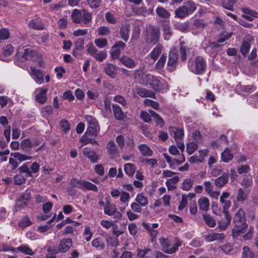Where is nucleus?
<instances>
[{
	"mask_svg": "<svg viewBox=\"0 0 258 258\" xmlns=\"http://www.w3.org/2000/svg\"><path fill=\"white\" fill-rule=\"evenodd\" d=\"M71 18L75 23H82L86 26H90L92 22V14L85 9L74 10Z\"/></svg>",
	"mask_w": 258,
	"mask_h": 258,
	"instance_id": "obj_1",
	"label": "nucleus"
},
{
	"mask_svg": "<svg viewBox=\"0 0 258 258\" xmlns=\"http://www.w3.org/2000/svg\"><path fill=\"white\" fill-rule=\"evenodd\" d=\"M138 75L140 74H136L135 78L138 79V81L140 84L142 85L149 84L155 91H158L161 88L162 85L160 81L153 76L150 74H142L141 78L142 79L140 80L137 76Z\"/></svg>",
	"mask_w": 258,
	"mask_h": 258,
	"instance_id": "obj_2",
	"label": "nucleus"
},
{
	"mask_svg": "<svg viewBox=\"0 0 258 258\" xmlns=\"http://www.w3.org/2000/svg\"><path fill=\"white\" fill-rule=\"evenodd\" d=\"M188 67L189 70L197 75L203 74L206 70L207 64L202 56L197 57L194 61H189Z\"/></svg>",
	"mask_w": 258,
	"mask_h": 258,
	"instance_id": "obj_3",
	"label": "nucleus"
},
{
	"mask_svg": "<svg viewBox=\"0 0 258 258\" xmlns=\"http://www.w3.org/2000/svg\"><path fill=\"white\" fill-rule=\"evenodd\" d=\"M160 243L162 247V250L167 253L172 254L174 253L181 245L179 242L174 243L172 245V242L168 238H160Z\"/></svg>",
	"mask_w": 258,
	"mask_h": 258,
	"instance_id": "obj_4",
	"label": "nucleus"
},
{
	"mask_svg": "<svg viewBox=\"0 0 258 258\" xmlns=\"http://www.w3.org/2000/svg\"><path fill=\"white\" fill-rule=\"evenodd\" d=\"M160 36L159 30L157 27H151L147 30L145 39L148 43L155 44L158 41Z\"/></svg>",
	"mask_w": 258,
	"mask_h": 258,
	"instance_id": "obj_5",
	"label": "nucleus"
},
{
	"mask_svg": "<svg viewBox=\"0 0 258 258\" xmlns=\"http://www.w3.org/2000/svg\"><path fill=\"white\" fill-rule=\"evenodd\" d=\"M86 119L88 123L86 133H88L91 136L96 137L100 129L97 121L91 116H87Z\"/></svg>",
	"mask_w": 258,
	"mask_h": 258,
	"instance_id": "obj_6",
	"label": "nucleus"
},
{
	"mask_svg": "<svg viewBox=\"0 0 258 258\" xmlns=\"http://www.w3.org/2000/svg\"><path fill=\"white\" fill-rule=\"evenodd\" d=\"M170 132L174 133V138L177 143L178 148L183 152L184 150L185 146L182 141L180 140L184 135L183 131L181 128H175L174 127L170 128Z\"/></svg>",
	"mask_w": 258,
	"mask_h": 258,
	"instance_id": "obj_7",
	"label": "nucleus"
},
{
	"mask_svg": "<svg viewBox=\"0 0 258 258\" xmlns=\"http://www.w3.org/2000/svg\"><path fill=\"white\" fill-rule=\"evenodd\" d=\"M37 140H31L29 138L23 140L20 143V148L25 152H28L31 150L32 148L35 147L40 144Z\"/></svg>",
	"mask_w": 258,
	"mask_h": 258,
	"instance_id": "obj_8",
	"label": "nucleus"
},
{
	"mask_svg": "<svg viewBox=\"0 0 258 258\" xmlns=\"http://www.w3.org/2000/svg\"><path fill=\"white\" fill-rule=\"evenodd\" d=\"M30 199V194L29 192H24L22 194L17 200L15 205L16 211H19L26 207L27 202Z\"/></svg>",
	"mask_w": 258,
	"mask_h": 258,
	"instance_id": "obj_9",
	"label": "nucleus"
},
{
	"mask_svg": "<svg viewBox=\"0 0 258 258\" xmlns=\"http://www.w3.org/2000/svg\"><path fill=\"white\" fill-rule=\"evenodd\" d=\"M73 246V242L71 238H63L60 240L57 247L55 253H65L67 252Z\"/></svg>",
	"mask_w": 258,
	"mask_h": 258,
	"instance_id": "obj_10",
	"label": "nucleus"
},
{
	"mask_svg": "<svg viewBox=\"0 0 258 258\" xmlns=\"http://www.w3.org/2000/svg\"><path fill=\"white\" fill-rule=\"evenodd\" d=\"M125 47V44L122 41H118L116 42L112 46L110 51L112 59L118 58L120 55L121 50L124 49Z\"/></svg>",
	"mask_w": 258,
	"mask_h": 258,
	"instance_id": "obj_11",
	"label": "nucleus"
},
{
	"mask_svg": "<svg viewBox=\"0 0 258 258\" xmlns=\"http://www.w3.org/2000/svg\"><path fill=\"white\" fill-rule=\"evenodd\" d=\"M22 55L17 56V59L20 61H24L27 59L32 58L36 54V52L30 48L23 47L22 49Z\"/></svg>",
	"mask_w": 258,
	"mask_h": 258,
	"instance_id": "obj_12",
	"label": "nucleus"
},
{
	"mask_svg": "<svg viewBox=\"0 0 258 258\" xmlns=\"http://www.w3.org/2000/svg\"><path fill=\"white\" fill-rule=\"evenodd\" d=\"M48 89L46 87L38 88L35 89V92L36 93L35 99V100L40 104H44L47 101L46 93Z\"/></svg>",
	"mask_w": 258,
	"mask_h": 258,
	"instance_id": "obj_13",
	"label": "nucleus"
},
{
	"mask_svg": "<svg viewBox=\"0 0 258 258\" xmlns=\"http://www.w3.org/2000/svg\"><path fill=\"white\" fill-rule=\"evenodd\" d=\"M241 12L243 13L242 17L248 21H252L254 18H258V12L248 8H241Z\"/></svg>",
	"mask_w": 258,
	"mask_h": 258,
	"instance_id": "obj_14",
	"label": "nucleus"
},
{
	"mask_svg": "<svg viewBox=\"0 0 258 258\" xmlns=\"http://www.w3.org/2000/svg\"><path fill=\"white\" fill-rule=\"evenodd\" d=\"M178 58V51L175 49H172L170 50L168 56V60L167 65L168 67H171V69L173 70L177 62Z\"/></svg>",
	"mask_w": 258,
	"mask_h": 258,
	"instance_id": "obj_15",
	"label": "nucleus"
},
{
	"mask_svg": "<svg viewBox=\"0 0 258 258\" xmlns=\"http://www.w3.org/2000/svg\"><path fill=\"white\" fill-rule=\"evenodd\" d=\"M104 72L111 78H114L117 73V67L110 63L104 64Z\"/></svg>",
	"mask_w": 258,
	"mask_h": 258,
	"instance_id": "obj_16",
	"label": "nucleus"
},
{
	"mask_svg": "<svg viewBox=\"0 0 258 258\" xmlns=\"http://www.w3.org/2000/svg\"><path fill=\"white\" fill-rule=\"evenodd\" d=\"M120 62L124 66L128 68H134L137 64V62L131 57L123 55L119 59Z\"/></svg>",
	"mask_w": 258,
	"mask_h": 258,
	"instance_id": "obj_17",
	"label": "nucleus"
},
{
	"mask_svg": "<svg viewBox=\"0 0 258 258\" xmlns=\"http://www.w3.org/2000/svg\"><path fill=\"white\" fill-rule=\"evenodd\" d=\"M30 70L31 75L34 77L35 82L39 84H42L44 82V75L42 72L32 67L30 68Z\"/></svg>",
	"mask_w": 258,
	"mask_h": 258,
	"instance_id": "obj_18",
	"label": "nucleus"
},
{
	"mask_svg": "<svg viewBox=\"0 0 258 258\" xmlns=\"http://www.w3.org/2000/svg\"><path fill=\"white\" fill-rule=\"evenodd\" d=\"M234 222L236 226H241L242 224L245 223L244 213L242 209H239L235 214Z\"/></svg>",
	"mask_w": 258,
	"mask_h": 258,
	"instance_id": "obj_19",
	"label": "nucleus"
},
{
	"mask_svg": "<svg viewBox=\"0 0 258 258\" xmlns=\"http://www.w3.org/2000/svg\"><path fill=\"white\" fill-rule=\"evenodd\" d=\"M28 25L31 28L35 30H42L45 28L42 21L39 18L30 20L28 23Z\"/></svg>",
	"mask_w": 258,
	"mask_h": 258,
	"instance_id": "obj_20",
	"label": "nucleus"
},
{
	"mask_svg": "<svg viewBox=\"0 0 258 258\" xmlns=\"http://www.w3.org/2000/svg\"><path fill=\"white\" fill-rule=\"evenodd\" d=\"M136 93L141 97L155 98V93H154L152 91L147 90L145 88L138 87L136 88Z\"/></svg>",
	"mask_w": 258,
	"mask_h": 258,
	"instance_id": "obj_21",
	"label": "nucleus"
},
{
	"mask_svg": "<svg viewBox=\"0 0 258 258\" xmlns=\"http://www.w3.org/2000/svg\"><path fill=\"white\" fill-rule=\"evenodd\" d=\"M130 31V26L128 24L122 25L120 29V35L121 38L125 41L129 39V33Z\"/></svg>",
	"mask_w": 258,
	"mask_h": 258,
	"instance_id": "obj_22",
	"label": "nucleus"
},
{
	"mask_svg": "<svg viewBox=\"0 0 258 258\" xmlns=\"http://www.w3.org/2000/svg\"><path fill=\"white\" fill-rule=\"evenodd\" d=\"M247 228L248 226L246 223L242 224L241 226H235L232 230L233 237L236 238L240 234L244 233L247 231L246 229Z\"/></svg>",
	"mask_w": 258,
	"mask_h": 258,
	"instance_id": "obj_23",
	"label": "nucleus"
},
{
	"mask_svg": "<svg viewBox=\"0 0 258 258\" xmlns=\"http://www.w3.org/2000/svg\"><path fill=\"white\" fill-rule=\"evenodd\" d=\"M225 237V235L223 233L213 232L206 235L205 239L208 241L211 242L215 240H222Z\"/></svg>",
	"mask_w": 258,
	"mask_h": 258,
	"instance_id": "obj_24",
	"label": "nucleus"
},
{
	"mask_svg": "<svg viewBox=\"0 0 258 258\" xmlns=\"http://www.w3.org/2000/svg\"><path fill=\"white\" fill-rule=\"evenodd\" d=\"M83 154L88 157L92 162H96L98 160V156L95 152L89 148H85L83 150Z\"/></svg>",
	"mask_w": 258,
	"mask_h": 258,
	"instance_id": "obj_25",
	"label": "nucleus"
},
{
	"mask_svg": "<svg viewBox=\"0 0 258 258\" xmlns=\"http://www.w3.org/2000/svg\"><path fill=\"white\" fill-rule=\"evenodd\" d=\"M231 219V217L229 214H226V215H225V219H221L218 223L219 229L221 230H225L230 224Z\"/></svg>",
	"mask_w": 258,
	"mask_h": 258,
	"instance_id": "obj_26",
	"label": "nucleus"
},
{
	"mask_svg": "<svg viewBox=\"0 0 258 258\" xmlns=\"http://www.w3.org/2000/svg\"><path fill=\"white\" fill-rule=\"evenodd\" d=\"M198 205L201 210L207 211L209 208L210 202L207 198L203 197L199 199Z\"/></svg>",
	"mask_w": 258,
	"mask_h": 258,
	"instance_id": "obj_27",
	"label": "nucleus"
},
{
	"mask_svg": "<svg viewBox=\"0 0 258 258\" xmlns=\"http://www.w3.org/2000/svg\"><path fill=\"white\" fill-rule=\"evenodd\" d=\"M112 108L114 115L117 120H122L124 118V114L121 107L117 104H113Z\"/></svg>",
	"mask_w": 258,
	"mask_h": 258,
	"instance_id": "obj_28",
	"label": "nucleus"
},
{
	"mask_svg": "<svg viewBox=\"0 0 258 258\" xmlns=\"http://www.w3.org/2000/svg\"><path fill=\"white\" fill-rule=\"evenodd\" d=\"M228 180V174L227 173H223L221 176L217 178L215 180V185L219 187H222L225 185Z\"/></svg>",
	"mask_w": 258,
	"mask_h": 258,
	"instance_id": "obj_29",
	"label": "nucleus"
},
{
	"mask_svg": "<svg viewBox=\"0 0 258 258\" xmlns=\"http://www.w3.org/2000/svg\"><path fill=\"white\" fill-rule=\"evenodd\" d=\"M11 156L17 159L20 163L26 160H30L32 158L31 156H29L20 152L12 153H11Z\"/></svg>",
	"mask_w": 258,
	"mask_h": 258,
	"instance_id": "obj_30",
	"label": "nucleus"
},
{
	"mask_svg": "<svg viewBox=\"0 0 258 258\" xmlns=\"http://www.w3.org/2000/svg\"><path fill=\"white\" fill-rule=\"evenodd\" d=\"M162 49L163 47L162 45H157L149 54L150 57L154 60H156L161 53Z\"/></svg>",
	"mask_w": 258,
	"mask_h": 258,
	"instance_id": "obj_31",
	"label": "nucleus"
},
{
	"mask_svg": "<svg viewBox=\"0 0 258 258\" xmlns=\"http://www.w3.org/2000/svg\"><path fill=\"white\" fill-rule=\"evenodd\" d=\"M17 251L21 252L25 254L32 255L34 254L32 249L27 245L22 244L17 248Z\"/></svg>",
	"mask_w": 258,
	"mask_h": 258,
	"instance_id": "obj_32",
	"label": "nucleus"
},
{
	"mask_svg": "<svg viewBox=\"0 0 258 258\" xmlns=\"http://www.w3.org/2000/svg\"><path fill=\"white\" fill-rule=\"evenodd\" d=\"M139 149L144 156H151L153 155V151L146 144H141L139 146Z\"/></svg>",
	"mask_w": 258,
	"mask_h": 258,
	"instance_id": "obj_33",
	"label": "nucleus"
},
{
	"mask_svg": "<svg viewBox=\"0 0 258 258\" xmlns=\"http://www.w3.org/2000/svg\"><path fill=\"white\" fill-rule=\"evenodd\" d=\"M81 189L83 190H90L93 191H97L98 188L94 184L87 181H83Z\"/></svg>",
	"mask_w": 258,
	"mask_h": 258,
	"instance_id": "obj_34",
	"label": "nucleus"
},
{
	"mask_svg": "<svg viewBox=\"0 0 258 258\" xmlns=\"http://www.w3.org/2000/svg\"><path fill=\"white\" fill-rule=\"evenodd\" d=\"M136 167L135 165L132 163H126L124 165V170L126 174L129 176H133L135 171Z\"/></svg>",
	"mask_w": 258,
	"mask_h": 258,
	"instance_id": "obj_35",
	"label": "nucleus"
},
{
	"mask_svg": "<svg viewBox=\"0 0 258 258\" xmlns=\"http://www.w3.org/2000/svg\"><path fill=\"white\" fill-rule=\"evenodd\" d=\"M233 157V155L230 153L228 148H226L221 153V159L224 162H228L232 160Z\"/></svg>",
	"mask_w": 258,
	"mask_h": 258,
	"instance_id": "obj_36",
	"label": "nucleus"
},
{
	"mask_svg": "<svg viewBox=\"0 0 258 258\" xmlns=\"http://www.w3.org/2000/svg\"><path fill=\"white\" fill-rule=\"evenodd\" d=\"M116 208L109 202H107L104 207V213L105 214L111 216Z\"/></svg>",
	"mask_w": 258,
	"mask_h": 258,
	"instance_id": "obj_37",
	"label": "nucleus"
},
{
	"mask_svg": "<svg viewBox=\"0 0 258 258\" xmlns=\"http://www.w3.org/2000/svg\"><path fill=\"white\" fill-rule=\"evenodd\" d=\"M175 14L177 17L180 18H184L189 15L184 5L179 7L176 10Z\"/></svg>",
	"mask_w": 258,
	"mask_h": 258,
	"instance_id": "obj_38",
	"label": "nucleus"
},
{
	"mask_svg": "<svg viewBox=\"0 0 258 258\" xmlns=\"http://www.w3.org/2000/svg\"><path fill=\"white\" fill-rule=\"evenodd\" d=\"M136 201L142 207H145L148 204V198L143 194H138L136 197Z\"/></svg>",
	"mask_w": 258,
	"mask_h": 258,
	"instance_id": "obj_39",
	"label": "nucleus"
},
{
	"mask_svg": "<svg viewBox=\"0 0 258 258\" xmlns=\"http://www.w3.org/2000/svg\"><path fill=\"white\" fill-rule=\"evenodd\" d=\"M92 245L93 247L103 249L105 247V244L100 237H97L92 241Z\"/></svg>",
	"mask_w": 258,
	"mask_h": 258,
	"instance_id": "obj_40",
	"label": "nucleus"
},
{
	"mask_svg": "<svg viewBox=\"0 0 258 258\" xmlns=\"http://www.w3.org/2000/svg\"><path fill=\"white\" fill-rule=\"evenodd\" d=\"M18 170L20 174H24V176L26 177L32 176L30 168H28V167L26 164H24L22 165L21 166H20L18 168Z\"/></svg>",
	"mask_w": 258,
	"mask_h": 258,
	"instance_id": "obj_41",
	"label": "nucleus"
},
{
	"mask_svg": "<svg viewBox=\"0 0 258 258\" xmlns=\"http://www.w3.org/2000/svg\"><path fill=\"white\" fill-rule=\"evenodd\" d=\"M184 6L189 14L194 12L197 9L196 4L192 1H187L184 3Z\"/></svg>",
	"mask_w": 258,
	"mask_h": 258,
	"instance_id": "obj_42",
	"label": "nucleus"
},
{
	"mask_svg": "<svg viewBox=\"0 0 258 258\" xmlns=\"http://www.w3.org/2000/svg\"><path fill=\"white\" fill-rule=\"evenodd\" d=\"M203 219L207 225L210 227H214L216 225L215 220L209 215H204Z\"/></svg>",
	"mask_w": 258,
	"mask_h": 258,
	"instance_id": "obj_43",
	"label": "nucleus"
},
{
	"mask_svg": "<svg viewBox=\"0 0 258 258\" xmlns=\"http://www.w3.org/2000/svg\"><path fill=\"white\" fill-rule=\"evenodd\" d=\"M163 32L164 39L167 40H169L172 35V33L170 31V28L168 24H165L163 25Z\"/></svg>",
	"mask_w": 258,
	"mask_h": 258,
	"instance_id": "obj_44",
	"label": "nucleus"
},
{
	"mask_svg": "<svg viewBox=\"0 0 258 258\" xmlns=\"http://www.w3.org/2000/svg\"><path fill=\"white\" fill-rule=\"evenodd\" d=\"M149 113L151 114V115L154 118L155 121L156 122L157 124L160 125L161 126H162L164 124V121L163 119L159 116V114H158L157 113H156L154 111L152 110H150L149 111Z\"/></svg>",
	"mask_w": 258,
	"mask_h": 258,
	"instance_id": "obj_45",
	"label": "nucleus"
},
{
	"mask_svg": "<svg viewBox=\"0 0 258 258\" xmlns=\"http://www.w3.org/2000/svg\"><path fill=\"white\" fill-rule=\"evenodd\" d=\"M107 151L109 154H115L117 152V148L113 141H109L107 145Z\"/></svg>",
	"mask_w": 258,
	"mask_h": 258,
	"instance_id": "obj_46",
	"label": "nucleus"
},
{
	"mask_svg": "<svg viewBox=\"0 0 258 258\" xmlns=\"http://www.w3.org/2000/svg\"><path fill=\"white\" fill-rule=\"evenodd\" d=\"M110 32L109 28L105 26H100L97 29V33L99 36H108Z\"/></svg>",
	"mask_w": 258,
	"mask_h": 258,
	"instance_id": "obj_47",
	"label": "nucleus"
},
{
	"mask_svg": "<svg viewBox=\"0 0 258 258\" xmlns=\"http://www.w3.org/2000/svg\"><path fill=\"white\" fill-rule=\"evenodd\" d=\"M10 32L7 28H2L0 29V43L7 40L10 37Z\"/></svg>",
	"mask_w": 258,
	"mask_h": 258,
	"instance_id": "obj_48",
	"label": "nucleus"
},
{
	"mask_svg": "<svg viewBox=\"0 0 258 258\" xmlns=\"http://www.w3.org/2000/svg\"><path fill=\"white\" fill-rule=\"evenodd\" d=\"M247 194L241 188H240L238 190L237 196L236 197L237 201L238 202H244L246 200Z\"/></svg>",
	"mask_w": 258,
	"mask_h": 258,
	"instance_id": "obj_49",
	"label": "nucleus"
},
{
	"mask_svg": "<svg viewBox=\"0 0 258 258\" xmlns=\"http://www.w3.org/2000/svg\"><path fill=\"white\" fill-rule=\"evenodd\" d=\"M242 258H255V256L248 247L244 246L243 248Z\"/></svg>",
	"mask_w": 258,
	"mask_h": 258,
	"instance_id": "obj_50",
	"label": "nucleus"
},
{
	"mask_svg": "<svg viewBox=\"0 0 258 258\" xmlns=\"http://www.w3.org/2000/svg\"><path fill=\"white\" fill-rule=\"evenodd\" d=\"M190 48L188 47L181 45L180 47V54H181V59L182 61H185L186 59V56L188 53H189Z\"/></svg>",
	"mask_w": 258,
	"mask_h": 258,
	"instance_id": "obj_51",
	"label": "nucleus"
},
{
	"mask_svg": "<svg viewBox=\"0 0 258 258\" xmlns=\"http://www.w3.org/2000/svg\"><path fill=\"white\" fill-rule=\"evenodd\" d=\"M193 184V180L186 179L182 183V188L184 190H189L192 187Z\"/></svg>",
	"mask_w": 258,
	"mask_h": 258,
	"instance_id": "obj_52",
	"label": "nucleus"
},
{
	"mask_svg": "<svg viewBox=\"0 0 258 258\" xmlns=\"http://www.w3.org/2000/svg\"><path fill=\"white\" fill-rule=\"evenodd\" d=\"M198 148L195 142H190L186 145V150L189 155L192 154Z\"/></svg>",
	"mask_w": 258,
	"mask_h": 258,
	"instance_id": "obj_53",
	"label": "nucleus"
},
{
	"mask_svg": "<svg viewBox=\"0 0 258 258\" xmlns=\"http://www.w3.org/2000/svg\"><path fill=\"white\" fill-rule=\"evenodd\" d=\"M237 0H224L222 3L224 8L229 10H233V7Z\"/></svg>",
	"mask_w": 258,
	"mask_h": 258,
	"instance_id": "obj_54",
	"label": "nucleus"
},
{
	"mask_svg": "<svg viewBox=\"0 0 258 258\" xmlns=\"http://www.w3.org/2000/svg\"><path fill=\"white\" fill-rule=\"evenodd\" d=\"M250 47V43L246 41H243L241 45L240 51L242 55H245L248 52Z\"/></svg>",
	"mask_w": 258,
	"mask_h": 258,
	"instance_id": "obj_55",
	"label": "nucleus"
},
{
	"mask_svg": "<svg viewBox=\"0 0 258 258\" xmlns=\"http://www.w3.org/2000/svg\"><path fill=\"white\" fill-rule=\"evenodd\" d=\"M156 11L159 16L163 18H168L170 15L169 13L162 7H158Z\"/></svg>",
	"mask_w": 258,
	"mask_h": 258,
	"instance_id": "obj_56",
	"label": "nucleus"
},
{
	"mask_svg": "<svg viewBox=\"0 0 258 258\" xmlns=\"http://www.w3.org/2000/svg\"><path fill=\"white\" fill-rule=\"evenodd\" d=\"M107 56V53L105 51H100L98 50L97 51V53L93 56V57L95 58L96 60L102 61L103 59L106 58Z\"/></svg>",
	"mask_w": 258,
	"mask_h": 258,
	"instance_id": "obj_57",
	"label": "nucleus"
},
{
	"mask_svg": "<svg viewBox=\"0 0 258 258\" xmlns=\"http://www.w3.org/2000/svg\"><path fill=\"white\" fill-rule=\"evenodd\" d=\"M95 44L98 47L102 48L107 45V40L106 38H98L95 40Z\"/></svg>",
	"mask_w": 258,
	"mask_h": 258,
	"instance_id": "obj_58",
	"label": "nucleus"
},
{
	"mask_svg": "<svg viewBox=\"0 0 258 258\" xmlns=\"http://www.w3.org/2000/svg\"><path fill=\"white\" fill-rule=\"evenodd\" d=\"M57 250V247H48L47 248V251L48 252V253L46 254V258H55V254L57 253H55V251Z\"/></svg>",
	"mask_w": 258,
	"mask_h": 258,
	"instance_id": "obj_59",
	"label": "nucleus"
},
{
	"mask_svg": "<svg viewBox=\"0 0 258 258\" xmlns=\"http://www.w3.org/2000/svg\"><path fill=\"white\" fill-rule=\"evenodd\" d=\"M25 176L21 174H17L14 177L15 183L18 185H21L25 182Z\"/></svg>",
	"mask_w": 258,
	"mask_h": 258,
	"instance_id": "obj_60",
	"label": "nucleus"
},
{
	"mask_svg": "<svg viewBox=\"0 0 258 258\" xmlns=\"http://www.w3.org/2000/svg\"><path fill=\"white\" fill-rule=\"evenodd\" d=\"M14 51L13 47L11 44H7L3 48V54L5 56L10 55Z\"/></svg>",
	"mask_w": 258,
	"mask_h": 258,
	"instance_id": "obj_61",
	"label": "nucleus"
},
{
	"mask_svg": "<svg viewBox=\"0 0 258 258\" xmlns=\"http://www.w3.org/2000/svg\"><path fill=\"white\" fill-rule=\"evenodd\" d=\"M144 103L145 105L150 106L155 109H157L159 107L158 103L151 99H145L144 101Z\"/></svg>",
	"mask_w": 258,
	"mask_h": 258,
	"instance_id": "obj_62",
	"label": "nucleus"
},
{
	"mask_svg": "<svg viewBox=\"0 0 258 258\" xmlns=\"http://www.w3.org/2000/svg\"><path fill=\"white\" fill-rule=\"evenodd\" d=\"M31 224V222L27 217H23L19 222V225L21 227H26Z\"/></svg>",
	"mask_w": 258,
	"mask_h": 258,
	"instance_id": "obj_63",
	"label": "nucleus"
},
{
	"mask_svg": "<svg viewBox=\"0 0 258 258\" xmlns=\"http://www.w3.org/2000/svg\"><path fill=\"white\" fill-rule=\"evenodd\" d=\"M83 235L86 236L85 240L87 241H89L93 235V233L91 231L90 228L88 226H86L85 227L84 231L83 232Z\"/></svg>",
	"mask_w": 258,
	"mask_h": 258,
	"instance_id": "obj_64",
	"label": "nucleus"
}]
</instances>
